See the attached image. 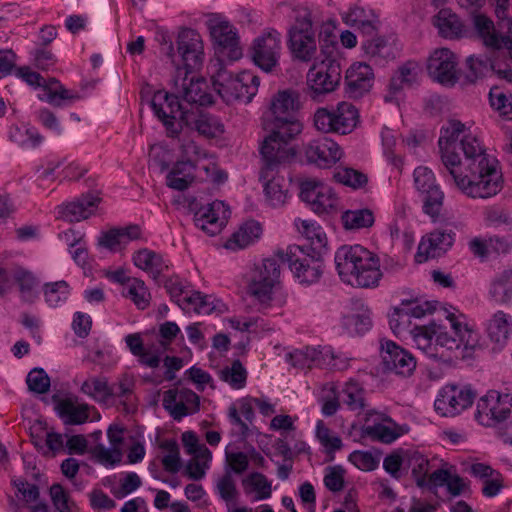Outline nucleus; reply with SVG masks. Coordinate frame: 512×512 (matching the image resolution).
Segmentation results:
<instances>
[{"label": "nucleus", "instance_id": "63", "mask_svg": "<svg viewBox=\"0 0 512 512\" xmlns=\"http://www.w3.org/2000/svg\"><path fill=\"white\" fill-rule=\"evenodd\" d=\"M217 492L222 500L229 503L236 499L238 491L231 472L227 471L218 479L216 484Z\"/></svg>", "mask_w": 512, "mask_h": 512}, {"label": "nucleus", "instance_id": "3", "mask_svg": "<svg viewBox=\"0 0 512 512\" xmlns=\"http://www.w3.org/2000/svg\"><path fill=\"white\" fill-rule=\"evenodd\" d=\"M203 49V42L200 34L196 30L190 28L183 29L178 34V60L175 58L176 55L174 53L172 42L164 40L161 47V51L170 58L172 63L175 65L176 72L178 71V67L183 71H192L200 67L203 62Z\"/></svg>", "mask_w": 512, "mask_h": 512}, {"label": "nucleus", "instance_id": "7", "mask_svg": "<svg viewBox=\"0 0 512 512\" xmlns=\"http://www.w3.org/2000/svg\"><path fill=\"white\" fill-rule=\"evenodd\" d=\"M180 99L179 94L174 89L171 93L158 90L154 93L150 102L155 116L165 126L169 137H177L181 133V114L189 112L180 103Z\"/></svg>", "mask_w": 512, "mask_h": 512}, {"label": "nucleus", "instance_id": "56", "mask_svg": "<svg viewBox=\"0 0 512 512\" xmlns=\"http://www.w3.org/2000/svg\"><path fill=\"white\" fill-rule=\"evenodd\" d=\"M489 100L491 106L497 110L500 115L507 119H512V95L507 96L501 88L494 86L490 89Z\"/></svg>", "mask_w": 512, "mask_h": 512}, {"label": "nucleus", "instance_id": "24", "mask_svg": "<svg viewBox=\"0 0 512 512\" xmlns=\"http://www.w3.org/2000/svg\"><path fill=\"white\" fill-rule=\"evenodd\" d=\"M180 123L181 131L186 127L196 130L200 135L207 138H214L224 132V125L217 117L193 110H189L188 113H182Z\"/></svg>", "mask_w": 512, "mask_h": 512}, {"label": "nucleus", "instance_id": "19", "mask_svg": "<svg viewBox=\"0 0 512 512\" xmlns=\"http://www.w3.org/2000/svg\"><path fill=\"white\" fill-rule=\"evenodd\" d=\"M162 405L174 420L180 421L199 410L200 397L190 389H169L164 392Z\"/></svg>", "mask_w": 512, "mask_h": 512}, {"label": "nucleus", "instance_id": "35", "mask_svg": "<svg viewBox=\"0 0 512 512\" xmlns=\"http://www.w3.org/2000/svg\"><path fill=\"white\" fill-rule=\"evenodd\" d=\"M53 400H57L56 411L65 425H81L89 419V405H76L71 399H58L53 396Z\"/></svg>", "mask_w": 512, "mask_h": 512}, {"label": "nucleus", "instance_id": "34", "mask_svg": "<svg viewBox=\"0 0 512 512\" xmlns=\"http://www.w3.org/2000/svg\"><path fill=\"white\" fill-rule=\"evenodd\" d=\"M333 133L346 135L351 133L359 121L358 109L349 102L338 103L336 109L332 110Z\"/></svg>", "mask_w": 512, "mask_h": 512}, {"label": "nucleus", "instance_id": "41", "mask_svg": "<svg viewBox=\"0 0 512 512\" xmlns=\"http://www.w3.org/2000/svg\"><path fill=\"white\" fill-rule=\"evenodd\" d=\"M434 24L445 38H459L464 30V25L460 18L448 9H442L438 12L435 16Z\"/></svg>", "mask_w": 512, "mask_h": 512}, {"label": "nucleus", "instance_id": "47", "mask_svg": "<svg viewBox=\"0 0 512 512\" xmlns=\"http://www.w3.org/2000/svg\"><path fill=\"white\" fill-rule=\"evenodd\" d=\"M491 297L498 303L507 304L512 300V270L503 271L492 283Z\"/></svg>", "mask_w": 512, "mask_h": 512}, {"label": "nucleus", "instance_id": "21", "mask_svg": "<svg viewBox=\"0 0 512 512\" xmlns=\"http://www.w3.org/2000/svg\"><path fill=\"white\" fill-rule=\"evenodd\" d=\"M304 154L308 163L326 168L340 160L342 151L335 141L322 136L307 143Z\"/></svg>", "mask_w": 512, "mask_h": 512}, {"label": "nucleus", "instance_id": "20", "mask_svg": "<svg viewBox=\"0 0 512 512\" xmlns=\"http://www.w3.org/2000/svg\"><path fill=\"white\" fill-rule=\"evenodd\" d=\"M381 357L384 370L397 375L409 376L416 368L414 356L390 340L381 344Z\"/></svg>", "mask_w": 512, "mask_h": 512}, {"label": "nucleus", "instance_id": "11", "mask_svg": "<svg viewBox=\"0 0 512 512\" xmlns=\"http://www.w3.org/2000/svg\"><path fill=\"white\" fill-rule=\"evenodd\" d=\"M301 200L318 214H331L337 211L338 198L332 188L317 179H306L300 183Z\"/></svg>", "mask_w": 512, "mask_h": 512}, {"label": "nucleus", "instance_id": "25", "mask_svg": "<svg viewBox=\"0 0 512 512\" xmlns=\"http://www.w3.org/2000/svg\"><path fill=\"white\" fill-rule=\"evenodd\" d=\"M361 47L368 59L379 65L395 59L398 54L394 41H390L385 36H379L378 33L371 37H364Z\"/></svg>", "mask_w": 512, "mask_h": 512}, {"label": "nucleus", "instance_id": "64", "mask_svg": "<svg viewBox=\"0 0 512 512\" xmlns=\"http://www.w3.org/2000/svg\"><path fill=\"white\" fill-rule=\"evenodd\" d=\"M414 184L420 193L439 187L432 170L422 166L414 170Z\"/></svg>", "mask_w": 512, "mask_h": 512}, {"label": "nucleus", "instance_id": "32", "mask_svg": "<svg viewBox=\"0 0 512 512\" xmlns=\"http://www.w3.org/2000/svg\"><path fill=\"white\" fill-rule=\"evenodd\" d=\"M141 235L138 225H130L125 228H112L104 231L98 238V246L116 252L129 241L139 239Z\"/></svg>", "mask_w": 512, "mask_h": 512}, {"label": "nucleus", "instance_id": "1", "mask_svg": "<svg viewBox=\"0 0 512 512\" xmlns=\"http://www.w3.org/2000/svg\"><path fill=\"white\" fill-rule=\"evenodd\" d=\"M464 160L449 173L455 186L471 198H489L495 196L503 187L502 172L499 162L486 153L478 138L472 134L465 135L460 141Z\"/></svg>", "mask_w": 512, "mask_h": 512}, {"label": "nucleus", "instance_id": "28", "mask_svg": "<svg viewBox=\"0 0 512 512\" xmlns=\"http://www.w3.org/2000/svg\"><path fill=\"white\" fill-rule=\"evenodd\" d=\"M346 24L355 27L363 37H371L378 33L381 21L372 9L355 6L343 17Z\"/></svg>", "mask_w": 512, "mask_h": 512}, {"label": "nucleus", "instance_id": "14", "mask_svg": "<svg viewBox=\"0 0 512 512\" xmlns=\"http://www.w3.org/2000/svg\"><path fill=\"white\" fill-rule=\"evenodd\" d=\"M281 51L280 33L268 31L254 40L251 57L255 65L265 72H271L278 65Z\"/></svg>", "mask_w": 512, "mask_h": 512}, {"label": "nucleus", "instance_id": "6", "mask_svg": "<svg viewBox=\"0 0 512 512\" xmlns=\"http://www.w3.org/2000/svg\"><path fill=\"white\" fill-rule=\"evenodd\" d=\"M282 263L285 260L279 257L277 251L273 256L265 258L260 265H256L248 281V293L261 303L270 301L272 289L279 282Z\"/></svg>", "mask_w": 512, "mask_h": 512}, {"label": "nucleus", "instance_id": "39", "mask_svg": "<svg viewBox=\"0 0 512 512\" xmlns=\"http://www.w3.org/2000/svg\"><path fill=\"white\" fill-rule=\"evenodd\" d=\"M134 264L142 270L149 272L153 279L158 281L160 274L168 269L163 257L149 249H141L133 256Z\"/></svg>", "mask_w": 512, "mask_h": 512}, {"label": "nucleus", "instance_id": "49", "mask_svg": "<svg viewBox=\"0 0 512 512\" xmlns=\"http://www.w3.org/2000/svg\"><path fill=\"white\" fill-rule=\"evenodd\" d=\"M333 178L336 182L349 186L353 189L362 188L368 182V177L366 174L349 167L337 168L333 173Z\"/></svg>", "mask_w": 512, "mask_h": 512}, {"label": "nucleus", "instance_id": "2", "mask_svg": "<svg viewBox=\"0 0 512 512\" xmlns=\"http://www.w3.org/2000/svg\"><path fill=\"white\" fill-rule=\"evenodd\" d=\"M335 264L340 278L352 286L374 288L382 277L379 257L361 245L341 246Z\"/></svg>", "mask_w": 512, "mask_h": 512}, {"label": "nucleus", "instance_id": "13", "mask_svg": "<svg viewBox=\"0 0 512 512\" xmlns=\"http://www.w3.org/2000/svg\"><path fill=\"white\" fill-rule=\"evenodd\" d=\"M476 395L470 386L446 385L441 389L434 407L442 416H455L470 407Z\"/></svg>", "mask_w": 512, "mask_h": 512}, {"label": "nucleus", "instance_id": "15", "mask_svg": "<svg viewBox=\"0 0 512 512\" xmlns=\"http://www.w3.org/2000/svg\"><path fill=\"white\" fill-rule=\"evenodd\" d=\"M192 71H183L178 67L174 77V90L180 98L189 104L207 106L213 103V97L206 91V82L202 78L189 77Z\"/></svg>", "mask_w": 512, "mask_h": 512}, {"label": "nucleus", "instance_id": "45", "mask_svg": "<svg viewBox=\"0 0 512 512\" xmlns=\"http://www.w3.org/2000/svg\"><path fill=\"white\" fill-rule=\"evenodd\" d=\"M344 329L350 335H362L372 326L369 309H361L359 312L347 314L342 319Z\"/></svg>", "mask_w": 512, "mask_h": 512}, {"label": "nucleus", "instance_id": "52", "mask_svg": "<svg viewBox=\"0 0 512 512\" xmlns=\"http://www.w3.org/2000/svg\"><path fill=\"white\" fill-rule=\"evenodd\" d=\"M493 58L469 56L466 60L468 72L466 79L470 83H475L478 79L486 77L491 73Z\"/></svg>", "mask_w": 512, "mask_h": 512}, {"label": "nucleus", "instance_id": "23", "mask_svg": "<svg viewBox=\"0 0 512 512\" xmlns=\"http://www.w3.org/2000/svg\"><path fill=\"white\" fill-rule=\"evenodd\" d=\"M373 415H378L379 419L383 422L392 423L395 428H391L385 426L382 423H375L373 425H365L361 428V437L362 438H370L373 441H378L384 444H391L396 439H398L403 433L407 431V429H403L399 427L391 417L385 414H379L374 410H370L366 413L365 421L368 422L371 420Z\"/></svg>", "mask_w": 512, "mask_h": 512}, {"label": "nucleus", "instance_id": "38", "mask_svg": "<svg viewBox=\"0 0 512 512\" xmlns=\"http://www.w3.org/2000/svg\"><path fill=\"white\" fill-rule=\"evenodd\" d=\"M262 233L261 225L254 220L240 226L239 230L232 234L225 247L232 250L243 249L253 243Z\"/></svg>", "mask_w": 512, "mask_h": 512}, {"label": "nucleus", "instance_id": "43", "mask_svg": "<svg viewBox=\"0 0 512 512\" xmlns=\"http://www.w3.org/2000/svg\"><path fill=\"white\" fill-rule=\"evenodd\" d=\"M80 391L98 402H106L114 395V388L110 387L105 377H91L84 381Z\"/></svg>", "mask_w": 512, "mask_h": 512}, {"label": "nucleus", "instance_id": "31", "mask_svg": "<svg viewBox=\"0 0 512 512\" xmlns=\"http://www.w3.org/2000/svg\"><path fill=\"white\" fill-rule=\"evenodd\" d=\"M300 93L294 89L278 91L270 103L268 118L295 117L294 113L301 109Z\"/></svg>", "mask_w": 512, "mask_h": 512}, {"label": "nucleus", "instance_id": "46", "mask_svg": "<svg viewBox=\"0 0 512 512\" xmlns=\"http://www.w3.org/2000/svg\"><path fill=\"white\" fill-rule=\"evenodd\" d=\"M341 220L346 230L369 228L375 221L373 212L368 208L347 210L342 214Z\"/></svg>", "mask_w": 512, "mask_h": 512}, {"label": "nucleus", "instance_id": "61", "mask_svg": "<svg viewBox=\"0 0 512 512\" xmlns=\"http://www.w3.org/2000/svg\"><path fill=\"white\" fill-rule=\"evenodd\" d=\"M316 437L328 452H334L342 448V440L339 436L332 435L331 430L325 426L322 420L317 422Z\"/></svg>", "mask_w": 512, "mask_h": 512}, {"label": "nucleus", "instance_id": "17", "mask_svg": "<svg viewBox=\"0 0 512 512\" xmlns=\"http://www.w3.org/2000/svg\"><path fill=\"white\" fill-rule=\"evenodd\" d=\"M457 57L448 48L435 50L428 59L429 76L438 83L454 86L458 81Z\"/></svg>", "mask_w": 512, "mask_h": 512}, {"label": "nucleus", "instance_id": "30", "mask_svg": "<svg viewBox=\"0 0 512 512\" xmlns=\"http://www.w3.org/2000/svg\"><path fill=\"white\" fill-rule=\"evenodd\" d=\"M264 128L274 138L292 144L296 137L302 132L303 124L296 117L267 118Z\"/></svg>", "mask_w": 512, "mask_h": 512}, {"label": "nucleus", "instance_id": "55", "mask_svg": "<svg viewBox=\"0 0 512 512\" xmlns=\"http://www.w3.org/2000/svg\"><path fill=\"white\" fill-rule=\"evenodd\" d=\"M13 278L19 286L22 298L25 301L33 302L35 298L34 288L37 285L34 275L23 268H18L14 272Z\"/></svg>", "mask_w": 512, "mask_h": 512}, {"label": "nucleus", "instance_id": "5", "mask_svg": "<svg viewBox=\"0 0 512 512\" xmlns=\"http://www.w3.org/2000/svg\"><path fill=\"white\" fill-rule=\"evenodd\" d=\"M280 258L288 263L290 270L299 283L312 285L317 283L323 274V259L318 255H311L304 246L292 245L287 251L278 250Z\"/></svg>", "mask_w": 512, "mask_h": 512}, {"label": "nucleus", "instance_id": "37", "mask_svg": "<svg viewBox=\"0 0 512 512\" xmlns=\"http://www.w3.org/2000/svg\"><path fill=\"white\" fill-rule=\"evenodd\" d=\"M446 318L450 321L455 336L459 337L460 347L463 346V357H471L476 350L481 349L479 336L475 331L467 325L463 326L453 313H448Z\"/></svg>", "mask_w": 512, "mask_h": 512}, {"label": "nucleus", "instance_id": "4", "mask_svg": "<svg viewBox=\"0 0 512 512\" xmlns=\"http://www.w3.org/2000/svg\"><path fill=\"white\" fill-rule=\"evenodd\" d=\"M287 45L293 59L304 63L314 59L317 52V41L309 10L303 9L297 13L295 22L288 30Z\"/></svg>", "mask_w": 512, "mask_h": 512}, {"label": "nucleus", "instance_id": "16", "mask_svg": "<svg viewBox=\"0 0 512 512\" xmlns=\"http://www.w3.org/2000/svg\"><path fill=\"white\" fill-rule=\"evenodd\" d=\"M260 154L264 164L261 179H266L278 165L291 162L296 156V149L293 144H285L268 134L260 146Z\"/></svg>", "mask_w": 512, "mask_h": 512}, {"label": "nucleus", "instance_id": "62", "mask_svg": "<svg viewBox=\"0 0 512 512\" xmlns=\"http://www.w3.org/2000/svg\"><path fill=\"white\" fill-rule=\"evenodd\" d=\"M343 402L350 410H362L365 406L363 389L357 383H347L343 389Z\"/></svg>", "mask_w": 512, "mask_h": 512}, {"label": "nucleus", "instance_id": "50", "mask_svg": "<svg viewBox=\"0 0 512 512\" xmlns=\"http://www.w3.org/2000/svg\"><path fill=\"white\" fill-rule=\"evenodd\" d=\"M423 201V211L429 215L433 221L440 217L444 202V192L439 188H433L421 193Z\"/></svg>", "mask_w": 512, "mask_h": 512}, {"label": "nucleus", "instance_id": "29", "mask_svg": "<svg viewBox=\"0 0 512 512\" xmlns=\"http://www.w3.org/2000/svg\"><path fill=\"white\" fill-rule=\"evenodd\" d=\"M224 209L222 201H214L206 206L200 207L194 213V223L206 234L214 236L221 232L224 226V217H219V212Z\"/></svg>", "mask_w": 512, "mask_h": 512}, {"label": "nucleus", "instance_id": "9", "mask_svg": "<svg viewBox=\"0 0 512 512\" xmlns=\"http://www.w3.org/2000/svg\"><path fill=\"white\" fill-rule=\"evenodd\" d=\"M341 65L337 59L321 61L313 65L307 73L309 95L313 100L333 92L341 81Z\"/></svg>", "mask_w": 512, "mask_h": 512}, {"label": "nucleus", "instance_id": "18", "mask_svg": "<svg viewBox=\"0 0 512 512\" xmlns=\"http://www.w3.org/2000/svg\"><path fill=\"white\" fill-rule=\"evenodd\" d=\"M456 233L451 228H438L422 237L416 259L418 262L438 258L447 253L454 244Z\"/></svg>", "mask_w": 512, "mask_h": 512}, {"label": "nucleus", "instance_id": "59", "mask_svg": "<svg viewBox=\"0 0 512 512\" xmlns=\"http://www.w3.org/2000/svg\"><path fill=\"white\" fill-rule=\"evenodd\" d=\"M126 295L130 297L134 304L140 309H145L149 305L150 293L142 280L134 279L128 285Z\"/></svg>", "mask_w": 512, "mask_h": 512}, {"label": "nucleus", "instance_id": "51", "mask_svg": "<svg viewBox=\"0 0 512 512\" xmlns=\"http://www.w3.org/2000/svg\"><path fill=\"white\" fill-rule=\"evenodd\" d=\"M240 413L244 417L245 421H243L238 413L237 408L234 405H231L228 410V417L233 425H237L240 428V435L243 438L248 437L249 435V427L247 422H252L254 419V410L249 402L243 401L240 405Z\"/></svg>", "mask_w": 512, "mask_h": 512}, {"label": "nucleus", "instance_id": "33", "mask_svg": "<svg viewBox=\"0 0 512 512\" xmlns=\"http://www.w3.org/2000/svg\"><path fill=\"white\" fill-rule=\"evenodd\" d=\"M42 91L39 99L58 108L67 106L80 98L78 93L66 89L56 78L45 79Z\"/></svg>", "mask_w": 512, "mask_h": 512}, {"label": "nucleus", "instance_id": "12", "mask_svg": "<svg viewBox=\"0 0 512 512\" xmlns=\"http://www.w3.org/2000/svg\"><path fill=\"white\" fill-rule=\"evenodd\" d=\"M212 68L214 69L211 75L212 85L222 100L227 104L235 101L244 103L245 83L242 73L235 76L226 69L221 59H217Z\"/></svg>", "mask_w": 512, "mask_h": 512}, {"label": "nucleus", "instance_id": "44", "mask_svg": "<svg viewBox=\"0 0 512 512\" xmlns=\"http://www.w3.org/2000/svg\"><path fill=\"white\" fill-rule=\"evenodd\" d=\"M259 179L263 182L265 196L269 204L274 207L284 204L287 191L284 188V178L274 176L273 172H269L268 178L261 179L260 175Z\"/></svg>", "mask_w": 512, "mask_h": 512}, {"label": "nucleus", "instance_id": "54", "mask_svg": "<svg viewBox=\"0 0 512 512\" xmlns=\"http://www.w3.org/2000/svg\"><path fill=\"white\" fill-rule=\"evenodd\" d=\"M435 310V305L432 302H424L418 304L412 300H403L400 307H396V313L401 318H407L409 321L410 317L421 318L427 313H432Z\"/></svg>", "mask_w": 512, "mask_h": 512}, {"label": "nucleus", "instance_id": "58", "mask_svg": "<svg viewBox=\"0 0 512 512\" xmlns=\"http://www.w3.org/2000/svg\"><path fill=\"white\" fill-rule=\"evenodd\" d=\"M243 485L251 486L257 491V500L267 499L271 496V483L267 477L259 472L251 473L246 479L243 480Z\"/></svg>", "mask_w": 512, "mask_h": 512}, {"label": "nucleus", "instance_id": "57", "mask_svg": "<svg viewBox=\"0 0 512 512\" xmlns=\"http://www.w3.org/2000/svg\"><path fill=\"white\" fill-rule=\"evenodd\" d=\"M44 295L46 302L50 306L55 307L61 301H65L68 298L69 285L64 280L54 283H46L44 285Z\"/></svg>", "mask_w": 512, "mask_h": 512}, {"label": "nucleus", "instance_id": "48", "mask_svg": "<svg viewBox=\"0 0 512 512\" xmlns=\"http://www.w3.org/2000/svg\"><path fill=\"white\" fill-rule=\"evenodd\" d=\"M407 458V466L411 468L412 475L416 480V484L418 487H425L427 485L426 482V474H427V466L428 459H426L420 452L418 451H406Z\"/></svg>", "mask_w": 512, "mask_h": 512}, {"label": "nucleus", "instance_id": "42", "mask_svg": "<svg viewBox=\"0 0 512 512\" xmlns=\"http://www.w3.org/2000/svg\"><path fill=\"white\" fill-rule=\"evenodd\" d=\"M125 342L130 352L138 357L142 365L150 368H157L160 365V356L158 354H151V352L144 347L139 333L128 334L125 337Z\"/></svg>", "mask_w": 512, "mask_h": 512}, {"label": "nucleus", "instance_id": "40", "mask_svg": "<svg viewBox=\"0 0 512 512\" xmlns=\"http://www.w3.org/2000/svg\"><path fill=\"white\" fill-rule=\"evenodd\" d=\"M510 324L507 315L502 311L494 314L487 327L488 337L494 343L493 350H501L507 343Z\"/></svg>", "mask_w": 512, "mask_h": 512}, {"label": "nucleus", "instance_id": "27", "mask_svg": "<svg viewBox=\"0 0 512 512\" xmlns=\"http://www.w3.org/2000/svg\"><path fill=\"white\" fill-rule=\"evenodd\" d=\"M100 198L91 194L82 195L74 201L58 206L59 217L68 222H79L89 218Z\"/></svg>", "mask_w": 512, "mask_h": 512}, {"label": "nucleus", "instance_id": "36", "mask_svg": "<svg viewBox=\"0 0 512 512\" xmlns=\"http://www.w3.org/2000/svg\"><path fill=\"white\" fill-rule=\"evenodd\" d=\"M194 165L190 160L178 161L166 176V185L177 191H184L194 181Z\"/></svg>", "mask_w": 512, "mask_h": 512}, {"label": "nucleus", "instance_id": "22", "mask_svg": "<svg viewBox=\"0 0 512 512\" xmlns=\"http://www.w3.org/2000/svg\"><path fill=\"white\" fill-rule=\"evenodd\" d=\"M465 125L459 120H450L447 127L441 129L438 146L441 154V161L448 173H453V167L459 163V154L455 151L456 142Z\"/></svg>", "mask_w": 512, "mask_h": 512}, {"label": "nucleus", "instance_id": "26", "mask_svg": "<svg viewBox=\"0 0 512 512\" xmlns=\"http://www.w3.org/2000/svg\"><path fill=\"white\" fill-rule=\"evenodd\" d=\"M374 73L366 63L353 64L346 72V92L350 97L358 98L368 92L373 85Z\"/></svg>", "mask_w": 512, "mask_h": 512}, {"label": "nucleus", "instance_id": "8", "mask_svg": "<svg viewBox=\"0 0 512 512\" xmlns=\"http://www.w3.org/2000/svg\"><path fill=\"white\" fill-rule=\"evenodd\" d=\"M206 25L218 54L230 61H237L242 57L237 31L228 20L218 14H210Z\"/></svg>", "mask_w": 512, "mask_h": 512}, {"label": "nucleus", "instance_id": "53", "mask_svg": "<svg viewBox=\"0 0 512 512\" xmlns=\"http://www.w3.org/2000/svg\"><path fill=\"white\" fill-rule=\"evenodd\" d=\"M220 379L234 389H241L246 384L247 371L241 361L236 359L232 362L231 367H225L220 371Z\"/></svg>", "mask_w": 512, "mask_h": 512}, {"label": "nucleus", "instance_id": "10", "mask_svg": "<svg viewBox=\"0 0 512 512\" xmlns=\"http://www.w3.org/2000/svg\"><path fill=\"white\" fill-rule=\"evenodd\" d=\"M512 396L490 390L477 403L475 418L484 426H494L505 420L511 413Z\"/></svg>", "mask_w": 512, "mask_h": 512}, {"label": "nucleus", "instance_id": "60", "mask_svg": "<svg viewBox=\"0 0 512 512\" xmlns=\"http://www.w3.org/2000/svg\"><path fill=\"white\" fill-rule=\"evenodd\" d=\"M30 391L38 394L46 393L50 388V378L42 368L32 369L26 378Z\"/></svg>", "mask_w": 512, "mask_h": 512}]
</instances>
